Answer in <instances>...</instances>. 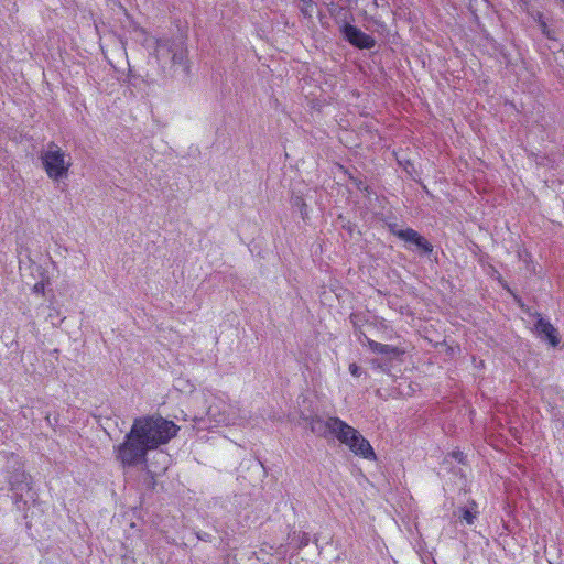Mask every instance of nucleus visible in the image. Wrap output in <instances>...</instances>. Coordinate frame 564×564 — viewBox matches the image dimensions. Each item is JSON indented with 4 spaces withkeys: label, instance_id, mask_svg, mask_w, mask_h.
Instances as JSON below:
<instances>
[{
    "label": "nucleus",
    "instance_id": "f257e3e1",
    "mask_svg": "<svg viewBox=\"0 0 564 564\" xmlns=\"http://www.w3.org/2000/svg\"><path fill=\"white\" fill-rule=\"evenodd\" d=\"M178 430L173 421L161 415L137 417L123 442L115 448L116 458L123 467L144 464L148 452L169 443Z\"/></svg>",
    "mask_w": 564,
    "mask_h": 564
},
{
    "label": "nucleus",
    "instance_id": "f03ea898",
    "mask_svg": "<svg viewBox=\"0 0 564 564\" xmlns=\"http://www.w3.org/2000/svg\"><path fill=\"white\" fill-rule=\"evenodd\" d=\"M43 169L53 181H61L68 176L72 166V156L55 142L47 143L46 149L40 155Z\"/></svg>",
    "mask_w": 564,
    "mask_h": 564
},
{
    "label": "nucleus",
    "instance_id": "7ed1b4c3",
    "mask_svg": "<svg viewBox=\"0 0 564 564\" xmlns=\"http://www.w3.org/2000/svg\"><path fill=\"white\" fill-rule=\"evenodd\" d=\"M156 57L163 58L164 56L171 55V62L173 65L183 67L185 75L189 72V65L187 61V47L183 40L161 37L155 41Z\"/></svg>",
    "mask_w": 564,
    "mask_h": 564
},
{
    "label": "nucleus",
    "instance_id": "20e7f679",
    "mask_svg": "<svg viewBox=\"0 0 564 564\" xmlns=\"http://www.w3.org/2000/svg\"><path fill=\"white\" fill-rule=\"evenodd\" d=\"M337 440L347 445L352 453L356 455H359L366 459H376L375 451L369 443L368 440H366L359 431H357L355 427L348 425L346 423V427H343V431L339 433Z\"/></svg>",
    "mask_w": 564,
    "mask_h": 564
},
{
    "label": "nucleus",
    "instance_id": "39448f33",
    "mask_svg": "<svg viewBox=\"0 0 564 564\" xmlns=\"http://www.w3.org/2000/svg\"><path fill=\"white\" fill-rule=\"evenodd\" d=\"M339 32L345 41L359 50H371L376 45V40L371 35L352 25L346 18L339 26Z\"/></svg>",
    "mask_w": 564,
    "mask_h": 564
},
{
    "label": "nucleus",
    "instance_id": "423d86ee",
    "mask_svg": "<svg viewBox=\"0 0 564 564\" xmlns=\"http://www.w3.org/2000/svg\"><path fill=\"white\" fill-rule=\"evenodd\" d=\"M535 316L536 322L534 323L533 332L536 338L549 348H557L561 344L558 329L540 313H536Z\"/></svg>",
    "mask_w": 564,
    "mask_h": 564
},
{
    "label": "nucleus",
    "instance_id": "0eeeda50",
    "mask_svg": "<svg viewBox=\"0 0 564 564\" xmlns=\"http://www.w3.org/2000/svg\"><path fill=\"white\" fill-rule=\"evenodd\" d=\"M306 421L308 422L311 432L322 437H326L328 434H333L338 437L343 427H346V422L335 416L324 420L321 416L315 415L307 417Z\"/></svg>",
    "mask_w": 564,
    "mask_h": 564
},
{
    "label": "nucleus",
    "instance_id": "6e6552de",
    "mask_svg": "<svg viewBox=\"0 0 564 564\" xmlns=\"http://www.w3.org/2000/svg\"><path fill=\"white\" fill-rule=\"evenodd\" d=\"M400 240L404 242L406 250L415 252L421 257H430L434 251L433 245L412 228H406L405 232H401Z\"/></svg>",
    "mask_w": 564,
    "mask_h": 564
},
{
    "label": "nucleus",
    "instance_id": "1a4fd4ad",
    "mask_svg": "<svg viewBox=\"0 0 564 564\" xmlns=\"http://www.w3.org/2000/svg\"><path fill=\"white\" fill-rule=\"evenodd\" d=\"M19 486L18 490H11L13 492V502L18 510L24 511L28 509L29 502H35L37 499V492L31 486V479L25 480Z\"/></svg>",
    "mask_w": 564,
    "mask_h": 564
},
{
    "label": "nucleus",
    "instance_id": "9d476101",
    "mask_svg": "<svg viewBox=\"0 0 564 564\" xmlns=\"http://www.w3.org/2000/svg\"><path fill=\"white\" fill-rule=\"evenodd\" d=\"M366 341L371 351L380 355H386L390 359H395L404 354V350L397 346L381 344L368 337H366Z\"/></svg>",
    "mask_w": 564,
    "mask_h": 564
},
{
    "label": "nucleus",
    "instance_id": "9b49d317",
    "mask_svg": "<svg viewBox=\"0 0 564 564\" xmlns=\"http://www.w3.org/2000/svg\"><path fill=\"white\" fill-rule=\"evenodd\" d=\"M28 479H31V477L22 468H15L8 476L10 490H18L19 486H22L21 484Z\"/></svg>",
    "mask_w": 564,
    "mask_h": 564
},
{
    "label": "nucleus",
    "instance_id": "f8f14e48",
    "mask_svg": "<svg viewBox=\"0 0 564 564\" xmlns=\"http://www.w3.org/2000/svg\"><path fill=\"white\" fill-rule=\"evenodd\" d=\"M458 512L459 518L463 519L466 524L471 525L478 516L477 505L475 501H471L469 506L459 508Z\"/></svg>",
    "mask_w": 564,
    "mask_h": 564
},
{
    "label": "nucleus",
    "instance_id": "ddd939ff",
    "mask_svg": "<svg viewBox=\"0 0 564 564\" xmlns=\"http://www.w3.org/2000/svg\"><path fill=\"white\" fill-rule=\"evenodd\" d=\"M349 321L352 324L355 334L357 336H359V338L361 336H364L366 338L367 337L366 334L361 330V327L364 326V324L367 323L366 315L360 312H354L350 314Z\"/></svg>",
    "mask_w": 564,
    "mask_h": 564
},
{
    "label": "nucleus",
    "instance_id": "4468645a",
    "mask_svg": "<svg viewBox=\"0 0 564 564\" xmlns=\"http://www.w3.org/2000/svg\"><path fill=\"white\" fill-rule=\"evenodd\" d=\"M290 203L292 208L297 209L300 212L301 218L303 220H305L308 217V207L303 196L292 195Z\"/></svg>",
    "mask_w": 564,
    "mask_h": 564
},
{
    "label": "nucleus",
    "instance_id": "2eb2a0df",
    "mask_svg": "<svg viewBox=\"0 0 564 564\" xmlns=\"http://www.w3.org/2000/svg\"><path fill=\"white\" fill-rule=\"evenodd\" d=\"M35 276H39L41 280L33 285L32 292L35 294L43 295L46 284L45 281L48 279L46 275V271L41 265H36Z\"/></svg>",
    "mask_w": 564,
    "mask_h": 564
},
{
    "label": "nucleus",
    "instance_id": "dca6fc26",
    "mask_svg": "<svg viewBox=\"0 0 564 564\" xmlns=\"http://www.w3.org/2000/svg\"><path fill=\"white\" fill-rule=\"evenodd\" d=\"M36 265H39L34 259H32L29 250H25L24 257H21L19 260L20 270L30 269L31 275L35 276Z\"/></svg>",
    "mask_w": 564,
    "mask_h": 564
},
{
    "label": "nucleus",
    "instance_id": "f3484780",
    "mask_svg": "<svg viewBox=\"0 0 564 564\" xmlns=\"http://www.w3.org/2000/svg\"><path fill=\"white\" fill-rule=\"evenodd\" d=\"M535 22L538 23L541 32L549 39V40H556V32L555 30L551 29L546 21L543 19L542 14H539L535 18Z\"/></svg>",
    "mask_w": 564,
    "mask_h": 564
},
{
    "label": "nucleus",
    "instance_id": "a211bd4d",
    "mask_svg": "<svg viewBox=\"0 0 564 564\" xmlns=\"http://www.w3.org/2000/svg\"><path fill=\"white\" fill-rule=\"evenodd\" d=\"M349 180L358 191L366 189V183L361 177L355 176L354 174L349 173Z\"/></svg>",
    "mask_w": 564,
    "mask_h": 564
},
{
    "label": "nucleus",
    "instance_id": "6ab92c4d",
    "mask_svg": "<svg viewBox=\"0 0 564 564\" xmlns=\"http://www.w3.org/2000/svg\"><path fill=\"white\" fill-rule=\"evenodd\" d=\"M388 230L393 236L398 237L400 239V234L405 232L406 229H399L397 223H388L387 224Z\"/></svg>",
    "mask_w": 564,
    "mask_h": 564
},
{
    "label": "nucleus",
    "instance_id": "aec40b11",
    "mask_svg": "<svg viewBox=\"0 0 564 564\" xmlns=\"http://www.w3.org/2000/svg\"><path fill=\"white\" fill-rule=\"evenodd\" d=\"M349 372L354 377H360L362 373V369L355 362L349 365Z\"/></svg>",
    "mask_w": 564,
    "mask_h": 564
},
{
    "label": "nucleus",
    "instance_id": "412c9836",
    "mask_svg": "<svg viewBox=\"0 0 564 564\" xmlns=\"http://www.w3.org/2000/svg\"><path fill=\"white\" fill-rule=\"evenodd\" d=\"M144 484L147 485V487L149 489H154L155 485H156V481H155L153 475H148V477L144 480Z\"/></svg>",
    "mask_w": 564,
    "mask_h": 564
},
{
    "label": "nucleus",
    "instance_id": "4be33fe9",
    "mask_svg": "<svg viewBox=\"0 0 564 564\" xmlns=\"http://www.w3.org/2000/svg\"><path fill=\"white\" fill-rule=\"evenodd\" d=\"M361 193H364L365 197H370L373 194L372 188L366 184V189H361Z\"/></svg>",
    "mask_w": 564,
    "mask_h": 564
},
{
    "label": "nucleus",
    "instance_id": "5701e85b",
    "mask_svg": "<svg viewBox=\"0 0 564 564\" xmlns=\"http://www.w3.org/2000/svg\"><path fill=\"white\" fill-rule=\"evenodd\" d=\"M453 455L459 463H463V453H454Z\"/></svg>",
    "mask_w": 564,
    "mask_h": 564
},
{
    "label": "nucleus",
    "instance_id": "b1692460",
    "mask_svg": "<svg viewBox=\"0 0 564 564\" xmlns=\"http://www.w3.org/2000/svg\"><path fill=\"white\" fill-rule=\"evenodd\" d=\"M303 3L307 4V6H312V0H301Z\"/></svg>",
    "mask_w": 564,
    "mask_h": 564
},
{
    "label": "nucleus",
    "instance_id": "393cba45",
    "mask_svg": "<svg viewBox=\"0 0 564 564\" xmlns=\"http://www.w3.org/2000/svg\"><path fill=\"white\" fill-rule=\"evenodd\" d=\"M308 543V538H304V540H302V545H306Z\"/></svg>",
    "mask_w": 564,
    "mask_h": 564
},
{
    "label": "nucleus",
    "instance_id": "a878e982",
    "mask_svg": "<svg viewBox=\"0 0 564 564\" xmlns=\"http://www.w3.org/2000/svg\"><path fill=\"white\" fill-rule=\"evenodd\" d=\"M206 536H208V534H205V535H203V536L198 535V538H199L200 540H204V541H207Z\"/></svg>",
    "mask_w": 564,
    "mask_h": 564
},
{
    "label": "nucleus",
    "instance_id": "bb28decb",
    "mask_svg": "<svg viewBox=\"0 0 564 564\" xmlns=\"http://www.w3.org/2000/svg\"><path fill=\"white\" fill-rule=\"evenodd\" d=\"M564 2V0H562Z\"/></svg>",
    "mask_w": 564,
    "mask_h": 564
}]
</instances>
